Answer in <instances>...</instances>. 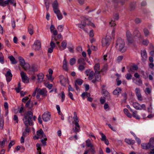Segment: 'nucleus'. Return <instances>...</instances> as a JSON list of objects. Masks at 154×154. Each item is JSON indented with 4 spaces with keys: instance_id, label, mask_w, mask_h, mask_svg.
Returning a JSON list of instances; mask_svg holds the SVG:
<instances>
[{
    "instance_id": "e2e57ef3",
    "label": "nucleus",
    "mask_w": 154,
    "mask_h": 154,
    "mask_svg": "<svg viewBox=\"0 0 154 154\" xmlns=\"http://www.w3.org/2000/svg\"><path fill=\"white\" fill-rule=\"evenodd\" d=\"M137 84L139 86H140L142 85V82L141 79L139 78V80L138 81H137Z\"/></svg>"
},
{
    "instance_id": "c03bdc74",
    "label": "nucleus",
    "mask_w": 154,
    "mask_h": 154,
    "mask_svg": "<svg viewBox=\"0 0 154 154\" xmlns=\"http://www.w3.org/2000/svg\"><path fill=\"white\" fill-rule=\"evenodd\" d=\"M14 144V141H11L9 143L8 145V151H9L10 148Z\"/></svg>"
},
{
    "instance_id": "ddd939ff",
    "label": "nucleus",
    "mask_w": 154,
    "mask_h": 154,
    "mask_svg": "<svg viewBox=\"0 0 154 154\" xmlns=\"http://www.w3.org/2000/svg\"><path fill=\"white\" fill-rule=\"evenodd\" d=\"M5 76L6 77L7 81L8 82H9L11 80L12 77V75L10 70L7 72Z\"/></svg>"
},
{
    "instance_id": "69168bd1",
    "label": "nucleus",
    "mask_w": 154,
    "mask_h": 154,
    "mask_svg": "<svg viewBox=\"0 0 154 154\" xmlns=\"http://www.w3.org/2000/svg\"><path fill=\"white\" fill-rule=\"evenodd\" d=\"M123 58V56H119L118 57L117 59V60L118 61V62H120L122 60Z\"/></svg>"
},
{
    "instance_id": "5701e85b",
    "label": "nucleus",
    "mask_w": 154,
    "mask_h": 154,
    "mask_svg": "<svg viewBox=\"0 0 154 154\" xmlns=\"http://www.w3.org/2000/svg\"><path fill=\"white\" fill-rule=\"evenodd\" d=\"M28 31L31 35H32L33 33V28L31 24H30L28 26Z\"/></svg>"
},
{
    "instance_id": "49530a36",
    "label": "nucleus",
    "mask_w": 154,
    "mask_h": 154,
    "mask_svg": "<svg viewBox=\"0 0 154 154\" xmlns=\"http://www.w3.org/2000/svg\"><path fill=\"white\" fill-rule=\"evenodd\" d=\"M9 1L8 0H7L3 2V5H2L1 6L4 7L6 6V5H8L9 4Z\"/></svg>"
},
{
    "instance_id": "72a5a7b5",
    "label": "nucleus",
    "mask_w": 154,
    "mask_h": 154,
    "mask_svg": "<svg viewBox=\"0 0 154 154\" xmlns=\"http://www.w3.org/2000/svg\"><path fill=\"white\" fill-rule=\"evenodd\" d=\"M83 80L80 79H78L75 81V84L77 83L79 85H81L83 82Z\"/></svg>"
},
{
    "instance_id": "f257e3e1",
    "label": "nucleus",
    "mask_w": 154,
    "mask_h": 154,
    "mask_svg": "<svg viewBox=\"0 0 154 154\" xmlns=\"http://www.w3.org/2000/svg\"><path fill=\"white\" fill-rule=\"evenodd\" d=\"M32 117L33 113L30 111H27L24 115L23 120L26 126L25 129L26 132H29L30 131V128H29V125H33V123L32 120Z\"/></svg>"
},
{
    "instance_id": "5fc2aeb1",
    "label": "nucleus",
    "mask_w": 154,
    "mask_h": 154,
    "mask_svg": "<svg viewBox=\"0 0 154 154\" xmlns=\"http://www.w3.org/2000/svg\"><path fill=\"white\" fill-rule=\"evenodd\" d=\"M45 5L46 8L47 10L48 11L49 7V2L46 1L45 2Z\"/></svg>"
},
{
    "instance_id": "412c9836",
    "label": "nucleus",
    "mask_w": 154,
    "mask_h": 154,
    "mask_svg": "<svg viewBox=\"0 0 154 154\" xmlns=\"http://www.w3.org/2000/svg\"><path fill=\"white\" fill-rule=\"evenodd\" d=\"M20 63V65L22 67L25 66V62L24 59L21 57H19L18 58Z\"/></svg>"
},
{
    "instance_id": "a878e982",
    "label": "nucleus",
    "mask_w": 154,
    "mask_h": 154,
    "mask_svg": "<svg viewBox=\"0 0 154 154\" xmlns=\"http://www.w3.org/2000/svg\"><path fill=\"white\" fill-rule=\"evenodd\" d=\"M73 119L75 122L74 124L75 126L77 127H79V124L78 123L79 122V120L77 116L74 117Z\"/></svg>"
},
{
    "instance_id": "e433bc0d",
    "label": "nucleus",
    "mask_w": 154,
    "mask_h": 154,
    "mask_svg": "<svg viewBox=\"0 0 154 154\" xmlns=\"http://www.w3.org/2000/svg\"><path fill=\"white\" fill-rule=\"evenodd\" d=\"M137 112L135 111L133 112L132 116L133 117L135 118L136 119H140V117L137 114Z\"/></svg>"
},
{
    "instance_id": "4468645a",
    "label": "nucleus",
    "mask_w": 154,
    "mask_h": 154,
    "mask_svg": "<svg viewBox=\"0 0 154 154\" xmlns=\"http://www.w3.org/2000/svg\"><path fill=\"white\" fill-rule=\"evenodd\" d=\"M37 93L40 95L43 96H45L46 95V93H47V91L45 89H41V88H38Z\"/></svg>"
},
{
    "instance_id": "79ce46f5",
    "label": "nucleus",
    "mask_w": 154,
    "mask_h": 154,
    "mask_svg": "<svg viewBox=\"0 0 154 154\" xmlns=\"http://www.w3.org/2000/svg\"><path fill=\"white\" fill-rule=\"evenodd\" d=\"M61 45L63 48L65 49L66 47L67 43L65 42V41H63L62 42Z\"/></svg>"
},
{
    "instance_id": "0e129e2a",
    "label": "nucleus",
    "mask_w": 154,
    "mask_h": 154,
    "mask_svg": "<svg viewBox=\"0 0 154 154\" xmlns=\"http://www.w3.org/2000/svg\"><path fill=\"white\" fill-rule=\"evenodd\" d=\"M107 65H105L103 67V69H102L101 70H100V72H102L103 71H104L107 70Z\"/></svg>"
},
{
    "instance_id": "9d476101",
    "label": "nucleus",
    "mask_w": 154,
    "mask_h": 154,
    "mask_svg": "<svg viewBox=\"0 0 154 154\" xmlns=\"http://www.w3.org/2000/svg\"><path fill=\"white\" fill-rule=\"evenodd\" d=\"M133 35L134 37H137L140 41L143 40V37L138 29H136L133 32Z\"/></svg>"
},
{
    "instance_id": "473e14b6",
    "label": "nucleus",
    "mask_w": 154,
    "mask_h": 154,
    "mask_svg": "<svg viewBox=\"0 0 154 154\" xmlns=\"http://www.w3.org/2000/svg\"><path fill=\"white\" fill-rule=\"evenodd\" d=\"M60 77L61 78H62V79L60 80V82L62 85H64L65 84V82H66V79L64 78L63 76L62 75H61Z\"/></svg>"
},
{
    "instance_id": "6e6d98bb",
    "label": "nucleus",
    "mask_w": 154,
    "mask_h": 154,
    "mask_svg": "<svg viewBox=\"0 0 154 154\" xmlns=\"http://www.w3.org/2000/svg\"><path fill=\"white\" fill-rule=\"evenodd\" d=\"M132 75L130 73H128L126 75V78L128 80H130L131 79Z\"/></svg>"
},
{
    "instance_id": "c85d7f7f",
    "label": "nucleus",
    "mask_w": 154,
    "mask_h": 154,
    "mask_svg": "<svg viewBox=\"0 0 154 154\" xmlns=\"http://www.w3.org/2000/svg\"><path fill=\"white\" fill-rule=\"evenodd\" d=\"M4 121L3 116L1 117L0 119V127L1 129H2L3 128L4 125Z\"/></svg>"
},
{
    "instance_id": "de8ad7c7",
    "label": "nucleus",
    "mask_w": 154,
    "mask_h": 154,
    "mask_svg": "<svg viewBox=\"0 0 154 154\" xmlns=\"http://www.w3.org/2000/svg\"><path fill=\"white\" fill-rule=\"evenodd\" d=\"M141 21V20L138 18H136L134 20L135 23L137 24L140 23Z\"/></svg>"
},
{
    "instance_id": "dca6fc26",
    "label": "nucleus",
    "mask_w": 154,
    "mask_h": 154,
    "mask_svg": "<svg viewBox=\"0 0 154 154\" xmlns=\"http://www.w3.org/2000/svg\"><path fill=\"white\" fill-rule=\"evenodd\" d=\"M141 55L142 57V60L144 62L147 58V56L146 51L145 50L141 51Z\"/></svg>"
},
{
    "instance_id": "1a4fd4ad",
    "label": "nucleus",
    "mask_w": 154,
    "mask_h": 154,
    "mask_svg": "<svg viewBox=\"0 0 154 154\" xmlns=\"http://www.w3.org/2000/svg\"><path fill=\"white\" fill-rule=\"evenodd\" d=\"M22 81L24 83H28L29 82V79L26 75V74L23 72L22 71L20 73Z\"/></svg>"
},
{
    "instance_id": "bb28decb",
    "label": "nucleus",
    "mask_w": 154,
    "mask_h": 154,
    "mask_svg": "<svg viewBox=\"0 0 154 154\" xmlns=\"http://www.w3.org/2000/svg\"><path fill=\"white\" fill-rule=\"evenodd\" d=\"M133 106L137 110L141 109L140 108V105L137 103H133Z\"/></svg>"
},
{
    "instance_id": "4be33fe9",
    "label": "nucleus",
    "mask_w": 154,
    "mask_h": 154,
    "mask_svg": "<svg viewBox=\"0 0 154 154\" xmlns=\"http://www.w3.org/2000/svg\"><path fill=\"white\" fill-rule=\"evenodd\" d=\"M78 25L80 28L82 29H84L86 25V23L85 20H84L81 21V23L79 24Z\"/></svg>"
},
{
    "instance_id": "a18cd8bd",
    "label": "nucleus",
    "mask_w": 154,
    "mask_h": 154,
    "mask_svg": "<svg viewBox=\"0 0 154 154\" xmlns=\"http://www.w3.org/2000/svg\"><path fill=\"white\" fill-rule=\"evenodd\" d=\"M143 31L144 33V35L146 36H147L149 35V31L146 28L144 29Z\"/></svg>"
},
{
    "instance_id": "58836bf2",
    "label": "nucleus",
    "mask_w": 154,
    "mask_h": 154,
    "mask_svg": "<svg viewBox=\"0 0 154 154\" xmlns=\"http://www.w3.org/2000/svg\"><path fill=\"white\" fill-rule=\"evenodd\" d=\"M31 69L33 72H36L38 71L37 67L35 65H33L32 66Z\"/></svg>"
},
{
    "instance_id": "2eb2a0df",
    "label": "nucleus",
    "mask_w": 154,
    "mask_h": 154,
    "mask_svg": "<svg viewBox=\"0 0 154 154\" xmlns=\"http://www.w3.org/2000/svg\"><path fill=\"white\" fill-rule=\"evenodd\" d=\"M33 106V103H31L30 99L26 103L25 107L28 108L29 109H31Z\"/></svg>"
},
{
    "instance_id": "c756f323",
    "label": "nucleus",
    "mask_w": 154,
    "mask_h": 154,
    "mask_svg": "<svg viewBox=\"0 0 154 154\" xmlns=\"http://www.w3.org/2000/svg\"><path fill=\"white\" fill-rule=\"evenodd\" d=\"M9 58L10 60L11 61V63L12 64H15L17 63V61L16 60L15 58L13 56H10L9 57Z\"/></svg>"
},
{
    "instance_id": "423d86ee",
    "label": "nucleus",
    "mask_w": 154,
    "mask_h": 154,
    "mask_svg": "<svg viewBox=\"0 0 154 154\" xmlns=\"http://www.w3.org/2000/svg\"><path fill=\"white\" fill-rule=\"evenodd\" d=\"M33 47L35 51L40 50L41 47V42L39 40H36L33 45Z\"/></svg>"
},
{
    "instance_id": "4d7b16f0",
    "label": "nucleus",
    "mask_w": 154,
    "mask_h": 154,
    "mask_svg": "<svg viewBox=\"0 0 154 154\" xmlns=\"http://www.w3.org/2000/svg\"><path fill=\"white\" fill-rule=\"evenodd\" d=\"M9 1V3L13 5L14 7L16 6V3L14 0H8Z\"/></svg>"
},
{
    "instance_id": "bf43d9fd",
    "label": "nucleus",
    "mask_w": 154,
    "mask_h": 154,
    "mask_svg": "<svg viewBox=\"0 0 154 154\" xmlns=\"http://www.w3.org/2000/svg\"><path fill=\"white\" fill-rule=\"evenodd\" d=\"M109 23L111 26H114L116 25L114 20H111Z\"/></svg>"
},
{
    "instance_id": "6ab92c4d",
    "label": "nucleus",
    "mask_w": 154,
    "mask_h": 154,
    "mask_svg": "<svg viewBox=\"0 0 154 154\" xmlns=\"http://www.w3.org/2000/svg\"><path fill=\"white\" fill-rule=\"evenodd\" d=\"M94 69L95 73L101 72L100 71V65L99 63L96 64L94 66Z\"/></svg>"
},
{
    "instance_id": "0eeeda50",
    "label": "nucleus",
    "mask_w": 154,
    "mask_h": 154,
    "mask_svg": "<svg viewBox=\"0 0 154 154\" xmlns=\"http://www.w3.org/2000/svg\"><path fill=\"white\" fill-rule=\"evenodd\" d=\"M100 73H94V79L92 81V82L93 83H94L97 82H99L101 81V76L100 75Z\"/></svg>"
},
{
    "instance_id": "a19ab883",
    "label": "nucleus",
    "mask_w": 154,
    "mask_h": 154,
    "mask_svg": "<svg viewBox=\"0 0 154 154\" xmlns=\"http://www.w3.org/2000/svg\"><path fill=\"white\" fill-rule=\"evenodd\" d=\"M25 66L23 67V68L25 70H26L27 69H29L30 67V65L28 63H25Z\"/></svg>"
},
{
    "instance_id": "a211bd4d",
    "label": "nucleus",
    "mask_w": 154,
    "mask_h": 154,
    "mask_svg": "<svg viewBox=\"0 0 154 154\" xmlns=\"http://www.w3.org/2000/svg\"><path fill=\"white\" fill-rule=\"evenodd\" d=\"M50 29L51 32L54 35L56 36L57 35L58 32L56 30H54L55 28L53 25H51Z\"/></svg>"
},
{
    "instance_id": "2f4dec72",
    "label": "nucleus",
    "mask_w": 154,
    "mask_h": 154,
    "mask_svg": "<svg viewBox=\"0 0 154 154\" xmlns=\"http://www.w3.org/2000/svg\"><path fill=\"white\" fill-rule=\"evenodd\" d=\"M138 69V67L137 65H134L130 68V71L131 72H134V70H137Z\"/></svg>"
},
{
    "instance_id": "f8f14e48",
    "label": "nucleus",
    "mask_w": 154,
    "mask_h": 154,
    "mask_svg": "<svg viewBox=\"0 0 154 154\" xmlns=\"http://www.w3.org/2000/svg\"><path fill=\"white\" fill-rule=\"evenodd\" d=\"M52 5L54 12L59 10L58 8L59 4L57 0H55L53 3Z\"/></svg>"
},
{
    "instance_id": "680f3d73",
    "label": "nucleus",
    "mask_w": 154,
    "mask_h": 154,
    "mask_svg": "<svg viewBox=\"0 0 154 154\" xmlns=\"http://www.w3.org/2000/svg\"><path fill=\"white\" fill-rule=\"evenodd\" d=\"M80 130V127L79 125V127H77L75 126V130H74V132L76 133H77V132H78Z\"/></svg>"
},
{
    "instance_id": "6e6552de",
    "label": "nucleus",
    "mask_w": 154,
    "mask_h": 154,
    "mask_svg": "<svg viewBox=\"0 0 154 154\" xmlns=\"http://www.w3.org/2000/svg\"><path fill=\"white\" fill-rule=\"evenodd\" d=\"M51 116V115L49 112H45L42 115V119L44 121L47 122L50 119Z\"/></svg>"
},
{
    "instance_id": "3c124183",
    "label": "nucleus",
    "mask_w": 154,
    "mask_h": 154,
    "mask_svg": "<svg viewBox=\"0 0 154 154\" xmlns=\"http://www.w3.org/2000/svg\"><path fill=\"white\" fill-rule=\"evenodd\" d=\"M122 96L123 97L124 100V102H126V100L127 99V95L125 92L124 93H123L122 95Z\"/></svg>"
},
{
    "instance_id": "aec40b11",
    "label": "nucleus",
    "mask_w": 154,
    "mask_h": 154,
    "mask_svg": "<svg viewBox=\"0 0 154 154\" xmlns=\"http://www.w3.org/2000/svg\"><path fill=\"white\" fill-rule=\"evenodd\" d=\"M125 141L126 143L130 145H133L135 142L134 140L130 139L125 138Z\"/></svg>"
},
{
    "instance_id": "7c9ffc66",
    "label": "nucleus",
    "mask_w": 154,
    "mask_h": 154,
    "mask_svg": "<svg viewBox=\"0 0 154 154\" xmlns=\"http://www.w3.org/2000/svg\"><path fill=\"white\" fill-rule=\"evenodd\" d=\"M136 4L135 2H132L130 4V10H134L135 8Z\"/></svg>"
},
{
    "instance_id": "ea45409f",
    "label": "nucleus",
    "mask_w": 154,
    "mask_h": 154,
    "mask_svg": "<svg viewBox=\"0 0 154 154\" xmlns=\"http://www.w3.org/2000/svg\"><path fill=\"white\" fill-rule=\"evenodd\" d=\"M75 61L76 60L75 58H71L70 60V64L71 65H73L75 63Z\"/></svg>"
},
{
    "instance_id": "f704fd0d",
    "label": "nucleus",
    "mask_w": 154,
    "mask_h": 154,
    "mask_svg": "<svg viewBox=\"0 0 154 154\" xmlns=\"http://www.w3.org/2000/svg\"><path fill=\"white\" fill-rule=\"evenodd\" d=\"M43 131L42 129L38 130L36 132V134L38 136L41 137L43 134Z\"/></svg>"
},
{
    "instance_id": "f3484780",
    "label": "nucleus",
    "mask_w": 154,
    "mask_h": 154,
    "mask_svg": "<svg viewBox=\"0 0 154 154\" xmlns=\"http://www.w3.org/2000/svg\"><path fill=\"white\" fill-rule=\"evenodd\" d=\"M38 82L39 83H41L44 78V75L42 73H40L37 75Z\"/></svg>"
},
{
    "instance_id": "864d4df0",
    "label": "nucleus",
    "mask_w": 154,
    "mask_h": 154,
    "mask_svg": "<svg viewBox=\"0 0 154 154\" xmlns=\"http://www.w3.org/2000/svg\"><path fill=\"white\" fill-rule=\"evenodd\" d=\"M85 69V67L82 64H80L78 68L81 71Z\"/></svg>"
},
{
    "instance_id": "f03ea898",
    "label": "nucleus",
    "mask_w": 154,
    "mask_h": 154,
    "mask_svg": "<svg viewBox=\"0 0 154 154\" xmlns=\"http://www.w3.org/2000/svg\"><path fill=\"white\" fill-rule=\"evenodd\" d=\"M124 40L121 38H119L116 41V48L118 51L122 53H124L126 50Z\"/></svg>"
},
{
    "instance_id": "b1692460",
    "label": "nucleus",
    "mask_w": 154,
    "mask_h": 154,
    "mask_svg": "<svg viewBox=\"0 0 154 154\" xmlns=\"http://www.w3.org/2000/svg\"><path fill=\"white\" fill-rule=\"evenodd\" d=\"M54 12L57 14V17L59 20H61L63 18L62 15L61 13L60 10H57Z\"/></svg>"
},
{
    "instance_id": "39448f33",
    "label": "nucleus",
    "mask_w": 154,
    "mask_h": 154,
    "mask_svg": "<svg viewBox=\"0 0 154 154\" xmlns=\"http://www.w3.org/2000/svg\"><path fill=\"white\" fill-rule=\"evenodd\" d=\"M111 39V37L106 35V38H103L102 40V46H108L110 44Z\"/></svg>"
},
{
    "instance_id": "37998d69",
    "label": "nucleus",
    "mask_w": 154,
    "mask_h": 154,
    "mask_svg": "<svg viewBox=\"0 0 154 154\" xmlns=\"http://www.w3.org/2000/svg\"><path fill=\"white\" fill-rule=\"evenodd\" d=\"M100 134L101 135L102 138H101V140L102 141H103L107 139L106 136L103 133L100 132Z\"/></svg>"
},
{
    "instance_id": "8fccbe9b",
    "label": "nucleus",
    "mask_w": 154,
    "mask_h": 154,
    "mask_svg": "<svg viewBox=\"0 0 154 154\" xmlns=\"http://www.w3.org/2000/svg\"><path fill=\"white\" fill-rule=\"evenodd\" d=\"M113 18L115 20H118L119 19V14L118 13H116L113 15Z\"/></svg>"
},
{
    "instance_id": "774afa93",
    "label": "nucleus",
    "mask_w": 154,
    "mask_h": 154,
    "mask_svg": "<svg viewBox=\"0 0 154 154\" xmlns=\"http://www.w3.org/2000/svg\"><path fill=\"white\" fill-rule=\"evenodd\" d=\"M145 92L146 94H149L151 93V90L149 88H147L146 89Z\"/></svg>"
},
{
    "instance_id": "13d9d810",
    "label": "nucleus",
    "mask_w": 154,
    "mask_h": 154,
    "mask_svg": "<svg viewBox=\"0 0 154 154\" xmlns=\"http://www.w3.org/2000/svg\"><path fill=\"white\" fill-rule=\"evenodd\" d=\"M0 62L2 63H3L4 62V57L2 54L0 55Z\"/></svg>"
},
{
    "instance_id": "603ef678",
    "label": "nucleus",
    "mask_w": 154,
    "mask_h": 154,
    "mask_svg": "<svg viewBox=\"0 0 154 154\" xmlns=\"http://www.w3.org/2000/svg\"><path fill=\"white\" fill-rule=\"evenodd\" d=\"M51 47L54 48L55 47V43L52 41V39H51V42L50 43Z\"/></svg>"
},
{
    "instance_id": "9b49d317",
    "label": "nucleus",
    "mask_w": 154,
    "mask_h": 154,
    "mask_svg": "<svg viewBox=\"0 0 154 154\" xmlns=\"http://www.w3.org/2000/svg\"><path fill=\"white\" fill-rule=\"evenodd\" d=\"M103 93L104 94V98L108 100H110V96L107 91L105 89H102Z\"/></svg>"
},
{
    "instance_id": "09e8293b",
    "label": "nucleus",
    "mask_w": 154,
    "mask_h": 154,
    "mask_svg": "<svg viewBox=\"0 0 154 154\" xmlns=\"http://www.w3.org/2000/svg\"><path fill=\"white\" fill-rule=\"evenodd\" d=\"M47 140V138H45L44 139H42L41 140V142H42V144L44 146L46 145V141Z\"/></svg>"
},
{
    "instance_id": "338daca9",
    "label": "nucleus",
    "mask_w": 154,
    "mask_h": 154,
    "mask_svg": "<svg viewBox=\"0 0 154 154\" xmlns=\"http://www.w3.org/2000/svg\"><path fill=\"white\" fill-rule=\"evenodd\" d=\"M149 41L148 40H143V44L145 45H147L149 43Z\"/></svg>"
},
{
    "instance_id": "cd10ccee",
    "label": "nucleus",
    "mask_w": 154,
    "mask_h": 154,
    "mask_svg": "<svg viewBox=\"0 0 154 154\" xmlns=\"http://www.w3.org/2000/svg\"><path fill=\"white\" fill-rule=\"evenodd\" d=\"M78 63L80 64H83L84 65L86 64V63L85 62L84 59L82 58H81L78 60Z\"/></svg>"
},
{
    "instance_id": "20e7f679",
    "label": "nucleus",
    "mask_w": 154,
    "mask_h": 154,
    "mask_svg": "<svg viewBox=\"0 0 154 154\" xmlns=\"http://www.w3.org/2000/svg\"><path fill=\"white\" fill-rule=\"evenodd\" d=\"M126 35L128 43L130 44H133L134 43V41L132 35L129 31H127Z\"/></svg>"
},
{
    "instance_id": "7ed1b4c3",
    "label": "nucleus",
    "mask_w": 154,
    "mask_h": 154,
    "mask_svg": "<svg viewBox=\"0 0 154 154\" xmlns=\"http://www.w3.org/2000/svg\"><path fill=\"white\" fill-rule=\"evenodd\" d=\"M141 146L142 148L145 149L154 147V138H151L148 143H142L141 144Z\"/></svg>"
},
{
    "instance_id": "4c0bfd02",
    "label": "nucleus",
    "mask_w": 154,
    "mask_h": 154,
    "mask_svg": "<svg viewBox=\"0 0 154 154\" xmlns=\"http://www.w3.org/2000/svg\"><path fill=\"white\" fill-rule=\"evenodd\" d=\"M94 71H91L89 74V77H88L89 80H91L92 79L94 78Z\"/></svg>"
},
{
    "instance_id": "393cba45",
    "label": "nucleus",
    "mask_w": 154,
    "mask_h": 154,
    "mask_svg": "<svg viewBox=\"0 0 154 154\" xmlns=\"http://www.w3.org/2000/svg\"><path fill=\"white\" fill-rule=\"evenodd\" d=\"M121 89L120 88H117L114 91L113 94L114 95H118L119 93H121Z\"/></svg>"
},
{
    "instance_id": "c9c22d12",
    "label": "nucleus",
    "mask_w": 154,
    "mask_h": 154,
    "mask_svg": "<svg viewBox=\"0 0 154 154\" xmlns=\"http://www.w3.org/2000/svg\"><path fill=\"white\" fill-rule=\"evenodd\" d=\"M86 144L88 147H91L93 146V145L91 143L89 140L86 141Z\"/></svg>"
},
{
    "instance_id": "052dcab7",
    "label": "nucleus",
    "mask_w": 154,
    "mask_h": 154,
    "mask_svg": "<svg viewBox=\"0 0 154 154\" xmlns=\"http://www.w3.org/2000/svg\"><path fill=\"white\" fill-rule=\"evenodd\" d=\"M91 154H94L95 152V148L94 146L91 147Z\"/></svg>"
}]
</instances>
